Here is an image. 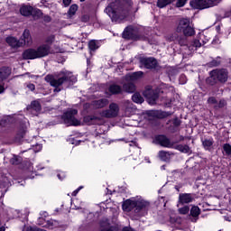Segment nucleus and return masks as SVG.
<instances>
[{
  "instance_id": "f257e3e1",
  "label": "nucleus",
  "mask_w": 231,
  "mask_h": 231,
  "mask_svg": "<svg viewBox=\"0 0 231 231\" xmlns=\"http://www.w3.org/2000/svg\"><path fill=\"white\" fill-rule=\"evenodd\" d=\"M44 80L55 88L54 93H60L64 88L73 86L77 82V77L70 71L61 70L57 74H48Z\"/></svg>"
},
{
  "instance_id": "f03ea898",
  "label": "nucleus",
  "mask_w": 231,
  "mask_h": 231,
  "mask_svg": "<svg viewBox=\"0 0 231 231\" xmlns=\"http://www.w3.org/2000/svg\"><path fill=\"white\" fill-rule=\"evenodd\" d=\"M132 5L133 1L131 0H116L108 4L105 13L113 23H118V21H124L129 15V10Z\"/></svg>"
},
{
  "instance_id": "7ed1b4c3",
  "label": "nucleus",
  "mask_w": 231,
  "mask_h": 231,
  "mask_svg": "<svg viewBox=\"0 0 231 231\" xmlns=\"http://www.w3.org/2000/svg\"><path fill=\"white\" fill-rule=\"evenodd\" d=\"M151 206V203L143 199H126L123 203V210L125 212H134L135 219L142 217L147 214V208Z\"/></svg>"
},
{
  "instance_id": "20e7f679",
  "label": "nucleus",
  "mask_w": 231,
  "mask_h": 231,
  "mask_svg": "<svg viewBox=\"0 0 231 231\" xmlns=\"http://www.w3.org/2000/svg\"><path fill=\"white\" fill-rule=\"evenodd\" d=\"M51 51V46L48 44H42L37 49H28L23 51V57L25 60L33 59H42V57H48Z\"/></svg>"
},
{
  "instance_id": "39448f33",
  "label": "nucleus",
  "mask_w": 231,
  "mask_h": 231,
  "mask_svg": "<svg viewBox=\"0 0 231 231\" xmlns=\"http://www.w3.org/2000/svg\"><path fill=\"white\" fill-rule=\"evenodd\" d=\"M228 80V70L225 69H215L209 72V77L206 82L208 86H216V84H225Z\"/></svg>"
},
{
  "instance_id": "423d86ee",
  "label": "nucleus",
  "mask_w": 231,
  "mask_h": 231,
  "mask_svg": "<svg viewBox=\"0 0 231 231\" xmlns=\"http://www.w3.org/2000/svg\"><path fill=\"white\" fill-rule=\"evenodd\" d=\"M79 110L75 108H69L62 116V120L67 125H80V121L77 119Z\"/></svg>"
},
{
  "instance_id": "0eeeda50",
  "label": "nucleus",
  "mask_w": 231,
  "mask_h": 231,
  "mask_svg": "<svg viewBox=\"0 0 231 231\" xmlns=\"http://www.w3.org/2000/svg\"><path fill=\"white\" fill-rule=\"evenodd\" d=\"M221 0H193L189 3L195 10H205L216 6Z\"/></svg>"
},
{
  "instance_id": "6e6552de",
  "label": "nucleus",
  "mask_w": 231,
  "mask_h": 231,
  "mask_svg": "<svg viewBox=\"0 0 231 231\" xmlns=\"http://www.w3.org/2000/svg\"><path fill=\"white\" fill-rule=\"evenodd\" d=\"M120 113V106L116 103H111L109 108L100 112V116L103 118H116Z\"/></svg>"
},
{
  "instance_id": "1a4fd4ad",
  "label": "nucleus",
  "mask_w": 231,
  "mask_h": 231,
  "mask_svg": "<svg viewBox=\"0 0 231 231\" xmlns=\"http://www.w3.org/2000/svg\"><path fill=\"white\" fill-rule=\"evenodd\" d=\"M143 96L152 106H154V104H156V100L160 97L158 90H154L152 88H146L143 92Z\"/></svg>"
},
{
  "instance_id": "9d476101",
  "label": "nucleus",
  "mask_w": 231,
  "mask_h": 231,
  "mask_svg": "<svg viewBox=\"0 0 231 231\" xmlns=\"http://www.w3.org/2000/svg\"><path fill=\"white\" fill-rule=\"evenodd\" d=\"M124 39H131L132 41H145V37L133 33V27L128 26L123 32Z\"/></svg>"
},
{
  "instance_id": "9b49d317",
  "label": "nucleus",
  "mask_w": 231,
  "mask_h": 231,
  "mask_svg": "<svg viewBox=\"0 0 231 231\" xmlns=\"http://www.w3.org/2000/svg\"><path fill=\"white\" fill-rule=\"evenodd\" d=\"M155 142L156 143H159V145H162V147H167L168 149H172V147H174V142H171V139L165 135L156 136Z\"/></svg>"
},
{
  "instance_id": "f8f14e48",
  "label": "nucleus",
  "mask_w": 231,
  "mask_h": 231,
  "mask_svg": "<svg viewBox=\"0 0 231 231\" xmlns=\"http://www.w3.org/2000/svg\"><path fill=\"white\" fill-rule=\"evenodd\" d=\"M141 64L146 68V69H156L158 68V60L154 58H143Z\"/></svg>"
},
{
  "instance_id": "ddd939ff",
  "label": "nucleus",
  "mask_w": 231,
  "mask_h": 231,
  "mask_svg": "<svg viewBox=\"0 0 231 231\" xmlns=\"http://www.w3.org/2000/svg\"><path fill=\"white\" fill-rule=\"evenodd\" d=\"M124 93V89L120 85L112 84L108 87L106 91V95H122Z\"/></svg>"
},
{
  "instance_id": "4468645a",
  "label": "nucleus",
  "mask_w": 231,
  "mask_h": 231,
  "mask_svg": "<svg viewBox=\"0 0 231 231\" xmlns=\"http://www.w3.org/2000/svg\"><path fill=\"white\" fill-rule=\"evenodd\" d=\"M192 201H194V196L190 193H180L179 195V203L181 205L192 203Z\"/></svg>"
},
{
  "instance_id": "2eb2a0df",
  "label": "nucleus",
  "mask_w": 231,
  "mask_h": 231,
  "mask_svg": "<svg viewBox=\"0 0 231 231\" xmlns=\"http://www.w3.org/2000/svg\"><path fill=\"white\" fill-rule=\"evenodd\" d=\"M190 25V20L187 18H182L180 20L179 24L176 28L177 33H183L185 29Z\"/></svg>"
},
{
  "instance_id": "dca6fc26",
  "label": "nucleus",
  "mask_w": 231,
  "mask_h": 231,
  "mask_svg": "<svg viewBox=\"0 0 231 231\" xmlns=\"http://www.w3.org/2000/svg\"><path fill=\"white\" fill-rule=\"evenodd\" d=\"M6 42L11 48H21L23 46V42L17 40V38L9 36L6 38Z\"/></svg>"
},
{
  "instance_id": "f3484780",
  "label": "nucleus",
  "mask_w": 231,
  "mask_h": 231,
  "mask_svg": "<svg viewBox=\"0 0 231 231\" xmlns=\"http://www.w3.org/2000/svg\"><path fill=\"white\" fill-rule=\"evenodd\" d=\"M22 42L23 44H26L27 46H30L33 42V40L32 39V34H30V30L25 29L22 35Z\"/></svg>"
},
{
  "instance_id": "a211bd4d",
  "label": "nucleus",
  "mask_w": 231,
  "mask_h": 231,
  "mask_svg": "<svg viewBox=\"0 0 231 231\" xmlns=\"http://www.w3.org/2000/svg\"><path fill=\"white\" fill-rule=\"evenodd\" d=\"M108 104H109V99H107V98H101L99 100L93 101L92 106L96 109H102L103 107H106V106H107Z\"/></svg>"
},
{
  "instance_id": "6ab92c4d",
  "label": "nucleus",
  "mask_w": 231,
  "mask_h": 231,
  "mask_svg": "<svg viewBox=\"0 0 231 231\" xmlns=\"http://www.w3.org/2000/svg\"><path fill=\"white\" fill-rule=\"evenodd\" d=\"M20 14L23 15V17H30V15L33 14V7L32 5H23L20 8Z\"/></svg>"
},
{
  "instance_id": "aec40b11",
  "label": "nucleus",
  "mask_w": 231,
  "mask_h": 231,
  "mask_svg": "<svg viewBox=\"0 0 231 231\" xmlns=\"http://www.w3.org/2000/svg\"><path fill=\"white\" fill-rule=\"evenodd\" d=\"M12 75V69L8 67H2L0 69V80H6Z\"/></svg>"
},
{
  "instance_id": "412c9836",
  "label": "nucleus",
  "mask_w": 231,
  "mask_h": 231,
  "mask_svg": "<svg viewBox=\"0 0 231 231\" xmlns=\"http://www.w3.org/2000/svg\"><path fill=\"white\" fill-rule=\"evenodd\" d=\"M171 149H176V151H180V152H183L184 154H189L192 152L190 147L187 144H173V147Z\"/></svg>"
},
{
  "instance_id": "4be33fe9",
  "label": "nucleus",
  "mask_w": 231,
  "mask_h": 231,
  "mask_svg": "<svg viewBox=\"0 0 231 231\" xmlns=\"http://www.w3.org/2000/svg\"><path fill=\"white\" fill-rule=\"evenodd\" d=\"M27 109L33 113H39L42 109L41 103L39 101H32L29 106H27Z\"/></svg>"
},
{
  "instance_id": "5701e85b",
  "label": "nucleus",
  "mask_w": 231,
  "mask_h": 231,
  "mask_svg": "<svg viewBox=\"0 0 231 231\" xmlns=\"http://www.w3.org/2000/svg\"><path fill=\"white\" fill-rule=\"evenodd\" d=\"M123 91H125L126 93H134L136 91V87L134 83H125L123 85Z\"/></svg>"
},
{
  "instance_id": "b1692460",
  "label": "nucleus",
  "mask_w": 231,
  "mask_h": 231,
  "mask_svg": "<svg viewBox=\"0 0 231 231\" xmlns=\"http://www.w3.org/2000/svg\"><path fill=\"white\" fill-rule=\"evenodd\" d=\"M203 39H205V35L201 34L199 40L195 39V40L192 42V46H193L194 48H196V49L201 48V46H203V44H206V43H207V42L203 41Z\"/></svg>"
},
{
  "instance_id": "393cba45",
  "label": "nucleus",
  "mask_w": 231,
  "mask_h": 231,
  "mask_svg": "<svg viewBox=\"0 0 231 231\" xmlns=\"http://www.w3.org/2000/svg\"><path fill=\"white\" fill-rule=\"evenodd\" d=\"M184 37H193V35H196V31L194 30V27L191 25L188 26L184 32H182Z\"/></svg>"
},
{
  "instance_id": "a878e982",
  "label": "nucleus",
  "mask_w": 231,
  "mask_h": 231,
  "mask_svg": "<svg viewBox=\"0 0 231 231\" xmlns=\"http://www.w3.org/2000/svg\"><path fill=\"white\" fill-rule=\"evenodd\" d=\"M202 145L206 151H210L212 145H214V139H205L204 141H202Z\"/></svg>"
},
{
  "instance_id": "bb28decb",
  "label": "nucleus",
  "mask_w": 231,
  "mask_h": 231,
  "mask_svg": "<svg viewBox=\"0 0 231 231\" xmlns=\"http://www.w3.org/2000/svg\"><path fill=\"white\" fill-rule=\"evenodd\" d=\"M143 75V72L138 71V72H134L133 74H129L126 76V80H138L140 77Z\"/></svg>"
},
{
  "instance_id": "cd10ccee",
  "label": "nucleus",
  "mask_w": 231,
  "mask_h": 231,
  "mask_svg": "<svg viewBox=\"0 0 231 231\" xmlns=\"http://www.w3.org/2000/svg\"><path fill=\"white\" fill-rule=\"evenodd\" d=\"M12 183L10 182V180H8L7 177H3L0 180V189H8Z\"/></svg>"
},
{
  "instance_id": "c85d7f7f",
  "label": "nucleus",
  "mask_w": 231,
  "mask_h": 231,
  "mask_svg": "<svg viewBox=\"0 0 231 231\" xmlns=\"http://www.w3.org/2000/svg\"><path fill=\"white\" fill-rule=\"evenodd\" d=\"M176 0H158L157 6L158 8H165L168 5L174 3Z\"/></svg>"
},
{
  "instance_id": "c756f323",
  "label": "nucleus",
  "mask_w": 231,
  "mask_h": 231,
  "mask_svg": "<svg viewBox=\"0 0 231 231\" xmlns=\"http://www.w3.org/2000/svg\"><path fill=\"white\" fill-rule=\"evenodd\" d=\"M199 214H201V209L198 206H193L190 209V216L192 217H199Z\"/></svg>"
},
{
  "instance_id": "7c9ffc66",
  "label": "nucleus",
  "mask_w": 231,
  "mask_h": 231,
  "mask_svg": "<svg viewBox=\"0 0 231 231\" xmlns=\"http://www.w3.org/2000/svg\"><path fill=\"white\" fill-rule=\"evenodd\" d=\"M88 48L91 51H96V50L100 48V45L97 41L92 40L88 42Z\"/></svg>"
},
{
  "instance_id": "2f4dec72",
  "label": "nucleus",
  "mask_w": 231,
  "mask_h": 231,
  "mask_svg": "<svg viewBox=\"0 0 231 231\" xmlns=\"http://www.w3.org/2000/svg\"><path fill=\"white\" fill-rule=\"evenodd\" d=\"M159 158L162 162H167L169 160V158H171V153L169 152H166V151H160L159 152Z\"/></svg>"
},
{
  "instance_id": "473e14b6",
  "label": "nucleus",
  "mask_w": 231,
  "mask_h": 231,
  "mask_svg": "<svg viewBox=\"0 0 231 231\" xmlns=\"http://www.w3.org/2000/svg\"><path fill=\"white\" fill-rule=\"evenodd\" d=\"M132 100L135 104H143V97H142V95H140V93H134L132 97Z\"/></svg>"
},
{
  "instance_id": "72a5a7b5",
  "label": "nucleus",
  "mask_w": 231,
  "mask_h": 231,
  "mask_svg": "<svg viewBox=\"0 0 231 231\" xmlns=\"http://www.w3.org/2000/svg\"><path fill=\"white\" fill-rule=\"evenodd\" d=\"M154 115L157 118H167V116H171L172 115V112L157 111L154 112Z\"/></svg>"
},
{
  "instance_id": "f704fd0d",
  "label": "nucleus",
  "mask_w": 231,
  "mask_h": 231,
  "mask_svg": "<svg viewBox=\"0 0 231 231\" xmlns=\"http://www.w3.org/2000/svg\"><path fill=\"white\" fill-rule=\"evenodd\" d=\"M180 34L174 32L171 34H169L168 36H166V41H168L169 42H178V37Z\"/></svg>"
},
{
  "instance_id": "c9c22d12",
  "label": "nucleus",
  "mask_w": 231,
  "mask_h": 231,
  "mask_svg": "<svg viewBox=\"0 0 231 231\" xmlns=\"http://www.w3.org/2000/svg\"><path fill=\"white\" fill-rule=\"evenodd\" d=\"M187 36L179 35L177 38V44H180V46H187Z\"/></svg>"
},
{
  "instance_id": "e433bc0d",
  "label": "nucleus",
  "mask_w": 231,
  "mask_h": 231,
  "mask_svg": "<svg viewBox=\"0 0 231 231\" xmlns=\"http://www.w3.org/2000/svg\"><path fill=\"white\" fill-rule=\"evenodd\" d=\"M96 138H97V140H101V142L104 143V141L106 140V138H107V135H106V131H104V132H99L98 129H97Z\"/></svg>"
},
{
  "instance_id": "4c0bfd02",
  "label": "nucleus",
  "mask_w": 231,
  "mask_h": 231,
  "mask_svg": "<svg viewBox=\"0 0 231 231\" xmlns=\"http://www.w3.org/2000/svg\"><path fill=\"white\" fill-rule=\"evenodd\" d=\"M77 10H79V5H77L75 4L70 5V7L68 11V14L69 15V17H73V15H75V14H77Z\"/></svg>"
},
{
  "instance_id": "58836bf2",
  "label": "nucleus",
  "mask_w": 231,
  "mask_h": 231,
  "mask_svg": "<svg viewBox=\"0 0 231 231\" xmlns=\"http://www.w3.org/2000/svg\"><path fill=\"white\" fill-rule=\"evenodd\" d=\"M55 42V35L51 34L45 38V44H48V46H51Z\"/></svg>"
},
{
  "instance_id": "ea45409f",
  "label": "nucleus",
  "mask_w": 231,
  "mask_h": 231,
  "mask_svg": "<svg viewBox=\"0 0 231 231\" xmlns=\"http://www.w3.org/2000/svg\"><path fill=\"white\" fill-rule=\"evenodd\" d=\"M223 151L226 153V156H231V145H230V143L223 144Z\"/></svg>"
},
{
  "instance_id": "a19ab883",
  "label": "nucleus",
  "mask_w": 231,
  "mask_h": 231,
  "mask_svg": "<svg viewBox=\"0 0 231 231\" xmlns=\"http://www.w3.org/2000/svg\"><path fill=\"white\" fill-rule=\"evenodd\" d=\"M219 64H221V61L218 60H213L210 62L208 63V66L209 68H217V66H219Z\"/></svg>"
},
{
  "instance_id": "79ce46f5",
  "label": "nucleus",
  "mask_w": 231,
  "mask_h": 231,
  "mask_svg": "<svg viewBox=\"0 0 231 231\" xmlns=\"http://www.w3.org/2000/svg\"><path fill=\"white\" fill-rule=\"evenodd\" d=\"M21 162H22L21 157H17V156H14L10 160V162L12 163V165H19V163H21Z\"/></svg>"
},
{
  "instance_id": "37998d69",
  "label": "nucleus",
  "mask_w": 231,
  "mask_h": 231,
  "mask_svg": "<svg viewBox=\"0 0 231 231\" xmlns=\"http://www.w3.org/2000/svg\"><path fill=\"white\" fill-rule=\"evenodd\" d=\"M97 120H98V117L96 116H88L87 117H85V121L89 122L90 124L97 122Z\"/></svg>"
},
{
  "instance_id": "c03bdc74",
  "label": "nucleus",
  "mask_w": 231,
  "mask_h": 231,
  "mask_svg": "<svg viewBox=\"0 0 231 231\" xmlns=\"http://www.w3.org/2000/svg\"><path fill=\"white\" fill-rule=\"evenodd\" d=\"M190 208H189V206H184L183 208H179V212L180 214L185 215V214H189Z\"/></svg>"
},
{
  "instance_id": "a18cd8bd",
  "label": "nucleus",
  "mask_w": 231,
  "mask_h": 231,
  "mask_svg": "<svg viewBox=\"0 0 231 231\" xmlns=\"http://www.w3.org/2000/svg\"><path fill=\"white\" fill-rule=\"evenodd\" d=\"M226 106V101L225 100H220L217 106H215L216 109H222V107H225Z\"/></svg>"
},
{
  "instance_id": "49530a36",
  "label": "nucleus",
  "mask_w": 231,
  "mask_h": 231,
  "mask_svg": "<svg viewBox=\"0 0 231 231\" xmlns=\"http://www.w3.org/2000/svg\"><path fill=\"white\" fill-rule=\"evenodd\" d=\"M185 3H187V0H178L176 5L178 8H181V6H185Z\"/></svg>"
},
{
  "instance_id": "de8ad7c7",
  "label": "nucleus",
  "mask_w": 231,
  "mask_h": 231,
  "mask_svg": "<svg viewBox=\"0 0 231 231\" xmlns=\"http://www.w3.org/2000/svg\"><path fill=\"white\" fill-rule=\"evenodd\" d=\"M173 125H174L175 127H180V126L181 125V121H180V119H178V118H175V119L173 120Z\"/></svg>"
},
{
  "instance_id": "09e8293b",
  "label": "nucleus",
  "mask_w": 231,
  "mask_h": 231,
  "mask_svg": "<svg viewBox=\"0 0 231 231\" xmlns=\"http://www.w3.org/2000/svg\"><path fill=\"white\" fill-rule=\"evenodd\" d=\"M26 88L29 89V91H35V86L33 83L26 84Z\"/></svg>"
},
{
  "instance_id": "8fccbe9b",
  "label": "nucleus",
  "mask_w": 231,
  "mask_h": 231,
  "mask_svg": "<svg viewBox=\"0 0 231 231\" xmlns=\"http://www.w3.org/2000/svg\"><path fill=\"white\" fill-rule=\"evenodd\" d=\"M208 104H217V100L216 99V97H208Z\"/></svg>"
},
{
  "instance_id": "3c124183",
  "label": "nucleus",
  "mask_w": 231,
  "mask_h": 231,
  "mask_svg": "<svg viewBox=\"0 0 231 231\" xmlns=\"http://www.w3.org/2000/svg\"><path fill=\"white\" fill-rule=\"evenodd\" d=\"M101 231H118V229L116 227H109V228H104Z\"/></svg>"
},
{
  "instance_id": "603ef678",
  "label": "nucleus",
  "mask_w": 231,
  "mask_h": 231,
  "mask_svg": "<svg viewBox=\"0 0 231 231\" xmlns=\"http://www.w3.org/2000/svg\"><path fill=\"white\" fill-rule=\"evenodd\" d=\"M81 21H82L83 23H88V21H89V15H83V16L81 17Z\"/></svg>"
},
{
  "instance_id": "864d4df0",
  "label": "nucleus",
  "mask_w": 231,
  "mask_h": 231,
  "mask_svg": "<svg viewBox=\"0 0 231 231\" xmlns=\"http://www.w3.org/2000/svg\"><path fill=\"white\" fill-rule=\"evenodd\" d=\"M57 177L59 178V180H64V178H66V175L64 174V172H62V173H59Z\"/></svg>"
},
{
  "instance_id": "5fc2aeb1",
  "label": "nucleus",
  "mask_w": 231,
  "mask_h": 231,
  "mask_svg": "<svg viewBox=\"0 0 231 231\" xmlns=\"http://www.w3.org/2000/svg\"><path fill=\"white\" fill-rule=\"evenodd\" d=\"M64 6H69L71 5V0H63Z\"/></svg>"
},
{
  "instance_id": "6e6d98bb",
  "label": "nucleus",
  "mask_w": 231,
  "mask_h": 231,
  "mask_svg": "<svg viewBox=\"0 0 231 231\" xmlns=\"http://www.w3.org/2000/svg\"><path fill=\"white\" fill-rule=\"evenodd\" d=\"M123 231H135L134 229H133L132 227H124Z\"/></svg>"
},
{
  "instance_id": "4d7b16f0",
  "label": "nucleus",
  "mask_w": 231,
  "mask_h": 231,
  "mask_svg": "<svg viewBox=\"0 0 231 231\" xmlns=\"http://www.w3.org/2000/svg\"><path fill=\"white\" fill-rule=\"evenodd\" d=\"M5 91V86L4 85H0V95L1 93H3Z\"/></svg>"
},
{
  "instance_id": "13d9d810",
  "label": "nucleus",
  "mask_w": 231,
  "mask_h": 231,
  "mask_svg": "<svg viewBox=\"0 0 231 231\" xmlns=\"http://www.w3.org/2000/svg\"><path fill=\"white\" fill-rule=\"evenodd\" d=\"M80 190V189H76L74 192H73V196H77V194H79V191Z\"/></svg>"
},
{
  "instance_id": "bf43d9fd",
  "label": "nucleus",
  "mask_w": 231,
  "mask_h": 231,
  "mask_svg": "<svg viewBox=\"0 0 231 231\" xmlns=\"http://www.w3.org/2000/svg\"><path fill=\"white\" fill-rule=\"evenodd\" d=\"M0 231H6V227H5V226H2L0 227Z\"/></svg>"
},
{
  "instance_id": "052dcab7",
  "label": "nucleus",
  "mask_w": 231,
  "mask_h": 231,
  "mask_svg": "<svg viewBox=\"0 0 231 231\" xmlns=\"http://www.w3.org/2000/svg\"><path fill=\"white\" fill-rule=\"evenodd\" d=\"M36 147H38V151H41V149H42V145L41 144L36 145Z\"/></svg>"
},
{
  "instance_id": "680f3d73",
  "label": "nucleus",
  "mask_w": 231,
  "mask_h": 231,
  "mask_svg": "<svg viewBox=\"0 0 231 231\" xmlns=\"http://www.w3.org/2000/svg\"><path fill=\"white\" fill-rule=\"evenodd\" d=\"M42 5H43L44 6L48 7V2L44 1V2H42Z\"/></svg>"
},
{
  "instance_id": "e2e57ef3",
  "label": "nucleus",
  "mask_w": 231,
  "mask_h": 231,
  "mask_svg": "<svg viewBox=\"0 0 231 231\" xmlns=\"http://www.w3.org/2000/svg\"><path fill=\"white\" fill-rule=\"evenodd\" d=\"M46 21H48V23H50V21H51V18L50 16H47Z\"/></svg>"
},
{
  "instance_id": "0e129e2a",
  "label": "nucleus",
  "mask_w": 231,
  "mask_h": 231,
  "mask_svg": "<svg viewBox=\"0 0 231 231\" xmlns=\"http://www.w3.org/2000/svg\"><path fill=\"white\" fill-rule=\"evenodd\" d=\"M5 124V120L0 121V125H3Z\"/></svg>"
},
{
  "instance_id": "69168bd1",
  "label": "nucleus",
  "mask_w": 231,
  "mask_h": 231,
  "mask_svg": "<svg viewBox=\"0 0 231 231\" xmlns=\"http://www.w3.org/2000/svg\"><path fill=\"white\" fill-rule=\"evenodd\" d=\"M107 194H113L111 191H109V189H106Z\"/></svg>"
},
{
  "instance_id": "338daca9",
  "label": "nucleus",
  "mask_w": 231,
  "mask_h": 231,
  "mask_svg": "<svg viewBox=\"0 0 231 231\" xmlns=\"http://www.w3.org/2000/svg\"><path fill=\"white\" fill-rule=\"evenodd\" d=\"M24 133H25V132H23V133L21 134V137H22V138L24 137Z\"/></svg>"
},
{
  "instance_id": "774afa93",
  "label": "nucleus",
  "mask_w": 231,
  "mask_h": 231,
  "mask_svg": "<svg viewBox=\"0 0 231 231\" xmlns=\"http://www.w3.org/2000/svg\"><path fill=\"white\" fill-rule=\"evenodd\" d=\"M36 13H37V14H41V10L38 9V10L36 11Z\"/></svg>"
}]
</instances>
